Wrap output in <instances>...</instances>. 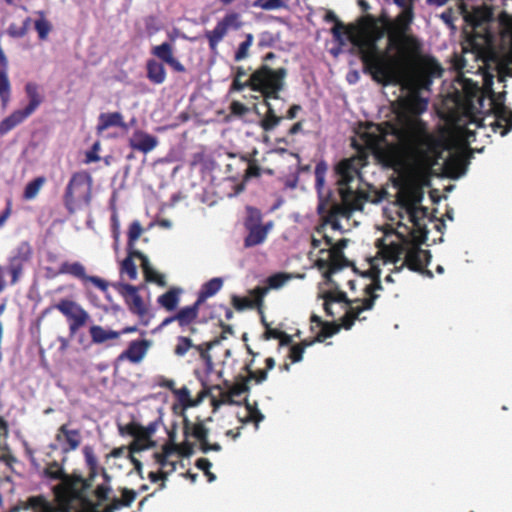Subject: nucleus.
<instances>
[{
	"mask_svg": "<svg viewBox=\"0 0 512 512\" xmlns=\"http://www.w3.org/2000/svg\"><path fill=\"white\" fill-rule=\"evenodd\" d=\"M421 200L420 194L407 195L384 209V213L396 227L385 230L383 236L375 241L377 252L369 260L373 283L364 287V299L349 302L342 291H329L324 294L323 305L327 315L334 316L338 313L334 310L335 305L341 306L345 311L342 317L345 329L351 328L362 311L372 308L377 298L375 291L381 289V265H393L392 271L399 272L404 267L418 271L427 264L428 252L419 245L427 238L430 218L427 208L421 205Z\"/></svg>",
	"mask_w": 512,
	"mask_h": 512,
	"instance_id": "1",
	"label": "nucleus"
},
{
	"mask_svg": "<svg viewBox=\"0 0 512 512\" xmlns=\"http://www.w3.org/2000/svg\"><path fill=\"white\" fill-rule=\"evenodd\" d=\"M428 107V99L413 92L404 102L407 113L401 126L368 124L361 133L365 147L385 167L402 169L410 161L420 171H444L452 178L466 172L464 161L454 155L447 141L428 131L418 116Z\"/></svg>",
	"mask_w": 512,
	"mask_h": 512,
	"instance_id": "2",
	"label": "nucleus"
},
{
	"mask_svg": "<svg viewBox=\"0 0 512 512\" xmlns=\"http://www.w3.org/2000/svg\"><path fill=\"white\" fill-rule=\"evenodd\" d=\"M365 164L366 160L363 156L351 157L338 163L336 167L338 201L331 197L330 190L325 187L327 164L323 161L317 163L315 186L319 197L318 211L325 217L324 230L329 227L335 231H347L353 212L363 209L367 196L360 189V169Z\"/></svg>",
	"mask_w": 512,
	"mask_h": 512,
	"instance_id": "3",
	"label": "nucleus"
},
{
	"mask_svg": "<svg viewBox=\"0 0 512 512\" xmlns=\"http://www.w3.org/2000/svg\"><path fill=\"white\" fill-rule=\"evenodd\" d=\"M331 32L334 40L340 45L344 46L349 42L359 51L363 62L377 82L384 85L409 82L400 60L379 48L378 41L384 38L386 29L376 19L367 17L356 26L347 28L337 23Z\"/></svg>",
	"mask_w": 512,
	"mask_h": 512,
	"instance_id": "4",
	"label": "nucleus"
},
{
	"mask_svg": "<svg viewBox=\"0 0 512 512\" xmlns=\"http://www.w3.org/2000/svg\"><path fill=\"white\" fill-rule=\"evenodd\" d=\"M346 242V239H341L334 243L330 236L320 230L311 239L310 258L314 260L317 269L322 272L325 284L335 289H338L339 285L334 282L332 275L349 265V261L342 252Z\"/></svg>",
	"mask_w": 512,
	"mask_h": 512,
	"instance_id": "5",
	"label": "nucleus"
},
{
	"mask_svg": "<svg viewBox=\"0 0 512 512\" xmlns=\"http://www.w3.org/2000/svg\"><path fill=\"white\" fill-rule=\"evenodd\" d=\"M44 474L49 480L59 481V484L54 487V491L61 507L55 508L40 497H32L28 501L27 510L30 512H68L69 503L80 497L81 479L69 476L57 463L50 464Z\"/></svg>",
	"mask_w": 512,
	"mask_h": 512,
	"instance_id": "6",
	"label": "nucleus"
},
{
	"mask_svg": "<svg viewBox=\"0 0 512 512\" xmlns=\"http://www.w3.org/2000/svg\"><path fill=\"white\" fill-rule=\"evenodd\" d=\"M486 85L489 90V111L491 115H487L480 122L473 120L471 124L476 127L489 125L494 132L499 131L501 136L506 135L512 129V110L504 104V93L496 94L491 88V80Z\"/></svg>",
	"mask_w": 512,
	"mask_h": 512,
	"instance_id": "7",
	"label": "nucleus"
},
{
	"mask_svg": "<svg viewBox=\"0 0 512 512\" xmlns=\"http://www.w3.org/2000/svg\"><path fill=\"white\" fill-rule=\"evenodd\" d=\"M286 74L287 72L284 68L272 69L267 65H263L250 75V87L253 91L262 94L263 102H269L270 99H278V94L284 87Z\"/></svg>",
	"mask_w": 512,
	"mask_h": 512,
	"instance_id": "8",
	"label": "nucleus"
},
{
	"mask_svg": "<svg viewBox=\"0 0 512 512\" xmlns=\"http://www.w3.org/2000/svg\"><path fill=\"white\" fill-rule=\"evenodd\" d=\"M92 179L85 173L74 174L66 188L65 204L70 212L88 206L91 200Z\"/></svg>",
	"mask_w": 512,
	"mask_h": 512,
	"instance_id": "9",
	"label": "nucleus"
},
{
	"mask_svg": "<svg viewBox=\"0 0 512 512\" xmlns=\"http://www.w3.org/2000/svg\"><path fill=\"white\" fill-rule=\"evenodd\" d=\"M464 18L472 27L475 36L483 38L487 43L492 40L494 29L498 26V22L490 5L484 3L483 5L476 6L472 11L466 12Z\"/></svg>",
	"mask_w": 512,
	"mask_h": 512,
	"instance_id": "10",
	"label": "nucleus"
},
{
	"mask_svg": "<svg viewBox=\"0 0 512 512\" xmlns=\"http://www.w3.org/2000/svg\"><path fill=\"white\" fill-rule=\"evenodd\" d=\"M128 251L129 256L126 259H124L121 265V272L123 274H126L130 280H135L137 278V268L132 260V257H137L141 261V267L143 269L146 280L150 282H155L160 286L165 285L164 276L153 269L149 262V259L144 254L137 250Z\"/></svg>",
	"mask_w": 512,
	"mask_h": 512,
	"instance_id": "11",
	"label": "nucleus"
},
{
	"mask_svg": "<svg viewBox=\"0 0 512 512\" xmlns=\"http://www.w3.org/2000/svg\"><path fill=\"white\" fill-rule=\"evenodd\" d=\"M32 256V248L28 242H21L8 258V264L5 266L10 275V284H16L22 276L23 268Z\"/></svg>",
	"mask_w": 512,
	"mask_h": 512,
	"instance_id": "12",
	"label": "nucleus"
},
{
	"mask_svg": "<svg viewBox=\"0 0 512 512\" xmlns=\"http://www.w3.org/2000/svg\"><path fill=\"white\" fill-rule=\"evenodd\" d=\"M55 308L61 312L69 321V330L75 334L89 320V314L75 301L63 299L59 301Z\"/></svg>",
	"mask_w": 512,
	"mask_h": 512,
	"instance_id": "13",
	"label": "nucleus"
},
{
	"mask_svg": "<svg viewBox=\"0 0 512 512\" xmlns=\"http://www.w3.org/2000/svg\"><path fill=\"white\" fill-rule=\"evenodd\" d=\"M442 68L434 60L424 62L415 75V79L411 81L413 89H428L432 83V78L440 77Z\"/></svg>",
	"mask_w": 512,
	"mask_h": 512,
	"instance_id": "14",
	"label": "nucleus"
},
{
	"mask_svg": "<svg viewBox=\"0 0 512 512\" xmlns=\"http://www.w3.org/2000/svg\"><path fill=\"white\" fill-rule=\"evenodd\" d=\"M55 440L57 447L61 449L62 452L68 453L79 447L82 437L79 430L71 429L67 424H63L58 429Z\"/></svg>",
	"mask_w": 512,
	"mask_h": 512,
	"instance_id": "15",
	"label": "nucleus"
},
{
	"mask_svg": "<svg viewBox=\"0 0 512 512\" xmlns=\"http://www.w3.org/2000/svg\"><path fill=\"white\" fill-rule=\"evenodd\" d=\"M158 143L159 141L157 137L139 129L135 130L129 137V146L133 150H137L144 154L154 150Z\"/></svg>",
	"mask_w": 512,
	"mask_h": 512,
	"instance_id": "16",
	"label": "nucleus"
},
{
	"mask_svg": "<svg viewBox=\"0 0 512 512\" xmlns=\"http://www.w3.org/2000/svg\"><path fill=\"white\" fill-rule=\"evenodd\" d=\"M150 346L151 341L146 339L131 341L128 348L119 355L118 359L138 364L145 358Z\"/></svg>",
	"mask_w": 512,
	"mask_h": 512,
	"instance_id": "17",
	"label": "nucleus"
},
{
	"mask_svg": "<svg viewBox=\"0 0 512 512\" xmlns=\"http://www.w3.org/2000/svg\"><path fill=\"white\" fill-rule=\"evenodd\" d=\"M152 54L161 61L170 65L175 71L183 72L184 66L174 57V47L171 43L164 42L152 48Z\"/></svg>",
	"mask_w": 512,
	"mask_h": 512,
	"instance_id": "18",
	"label": "nucleus"
},
{
	"mask_svg": "<svg viewBox=\"0 0 512 512\" xmlns=\"http://www.w3.org/2000/svg\"><path fill=\"white\" fill-rule=\"evenodd\" d=\"M272 228L273 222L271 221L264 225L246 227L248 234L244 240L245 247H254L262 244Z\"/></svg>",
	"mask_w": 512,
	"mask_h": 512,
	"instance_id": "19",
	"label": "nucleus"
},
{
	"mask_svg": "<svg viewBox=\"0 0 512 512\" xmlns=\"http://www.w3.org/2000/svg\"><path fill=\"white\" fill-rule=\"evenodd\" d=\"M11 94V85L8 78V60L0 47V99L2 105L5 107Z\"/></svg>",
	"mask_w": 512,
	"mask_h": 512,
	"instance_id": "20",
	"label": "nucleus"
},
{
	"mask_svg": "<svg viewBox=\"0 0 512 512\" xmlns=\"http://www.w3.org/2000/svg\"><path fill=\"white\" fill-rule=\"evenodd\" d=\"M129 433L134 437L131 445L133 452L146 450L153 445L151 437L147 434V429L143 426L133 424L129 427Z\"/></svg>",
	"mask_w": 512,
	"mask_h": 512,
	"instance_id": "21",
	"label": "nucleus"
},
{
	"mask_svg": "<svg viewBox=\"0 0 512 512\" xmlns=\"http://www.w3.org/2000/svg\"><path fill=\"white\" fill-rule=\"evenodd\" d=\"M130 311L139 316L144 325H148L151 315L138 293L126 300Z\"/></svg>",
	"mask_w": 512,
	"mask_h": 512,
	"instance_id": "22",
	"label": "nucleus"
},
{
	"mask_svg": "<svg viewBox=\"0 0 512 512\" xmlns=\"http://www.w3.org/2000/svg\"><path fill=\"white\" fill-rule=\"evenodd\" d=\"M89 334L92 342L95 344H103L108 340L118 339L121 336V332L105 329L99 325L91 326L89 329Z\"/></svg>",
	"mask_w": 512,
	"mask_h": 512,
	"instance_id": "23",
	"label": "nucleus"
},
{
	"mask_svg": "<svg viewBox=\"0 0 512 512\" xmlns=\"http://www.w3.org/2000/svg\"><path fill=\"white\" fill-rule=\"evenodd\" d=\"M200 304L196 300L193 305L183 307L175 314L176 321L180 327L189 326L197 318Z\"/></svg>",
	"mask_w": 512,
	"mask_h": 512,
	"instance_id": "24",
	"label": "nucleus"
},
{
	"mask_svg": "<svg viewBox=\"0 0 512 512\" xmlns=\"http://www.w3.org/2000/svg\"><path fill=\"white\" fill-rule=\"evenodd\" d=\"M267 107L266 113L261 117L259 125L265 132L274 130L282 121V117L278 116L272 107L270 101L264 102Z\"/></svg>",
	"mask_w": 512,
	"mask_h": 512,
	"instance_id": "25",
	"label": "nucleus"
},
{
	"mask_svg": "<svg viewBox=\"0 0 512 512\" xmlns=\"http://www.w3.org/2000/svg\"><path fill=\"white\" fill-rule=\"evenodd\" d=\"M253 299L243 298L234 295L232 297V304L234 308L238 311H242L248 308H253L259 301H261L264 290L262 288H256L252 291Z\"/></svg>",
	"mask_w": 512,
	"mask_h": 512,
	"instance_id": "26",
	"label": "nucleus"
},
{
	"mask_svg": "<svg viewBox=\"0 0 512 512\" xmlns=\"http://www.w3.org/2000/svg\"><path fill=\"white\" fill-rule=\"evenodd\" d=\"M114 126L125 127L123 116L119 112L100 114L97 125L98 133Z\"/></svg>",
	"mask_w": 512,
	"mask_h": 512,
	"instance_id": "27",
	"label": "nucleus"
},
{
	"mask_svg": "<svg viewBox=\"0 0 512 512\" xmlns=\"http://www.w3.org/2000/svg\"><path fill=\"white\" fill-rule=\"evenodd\" d=\"M223 286V280L215 277L204 283L198 295V303H203L206 299L214 296Z\"/></svg>",
	"mask_w": 512,
	"mask_h": 512,
	"instance_id": "28",
	"label": "nucleus"
},
{
	"mask_svg": "<svg viewBox=\"0 0 512 512\" xmlns=\"http://www.w3.org/2000/svg\"><path fill=\"white\" fill-rule=\"evenodd\" d=\"M24 110H16L0 122V134L4 135L29 117Z\"/></svg>",
	"mask_w": 512,
	"mask_h": 512,
	"instance_id": "29",
	"label": "nucleus"
},
{
	"mask_svg": "<svg viewBox=\"0 0 512 512\" xmlns=\"http://www.w3.org/2000/svg\"><path fill=\"white\" fill-rule=\"evenodd\" d=\"M239 421L242 423L254 422L255 428H258V425L264 419V415L258 410L255 405L246 403L242 412L238 413Z\"/></svg>",
	"mask_w": 512,
	"mask_h": 512,
	"instance_id": "30",
	"label": "nucleus"
},
{
	"mask_svg": "<svg viewBox=\"0 0 512 512\" xmlns=\"http://www.w3.org/2000/svg\"><path fill=\"white\" fill-rule=\"evenodd\" d=\"M59 274H68L82 281H86L88 275L86 269L80 262H63L59 267Z\"/></svg>",
	"mask_w": 512,
	"mask_h": 512,
	"instance_id": "31",
	"label": "nucleus"
},
{
	"mask_svg": "<svg viewBox=\"0 0 512 512\" xmlns=\"http://www.w3.org/2000/svg\"><path fill=\"white\" fill-rule=\"evenodd\" d=\"M147 77L154 84H162L166 79V71L163 64L156 60L147 62Z\"/></svg>",
	"mask_w": 512,
	"mask_h": 512,
	"instance_id": "32",
	"label": "nucleus"
},
{
	"mask_svg": "<svg viewBox=\"0 0 512 512\" xmlns=\"http://www.w3.org/2000/svg\"><path fill=\"white\" fill-rule=\"evenodd\" d=\"M29 104L23 109L28 115H31L41 104L42 97L38 92V86L35 83H28L25 87Z\"/></svg>",
	"mask_w": 512,
	"mask_h": 512,
	"instance_id": "33",
	"label": "nucleus"
},
{
	"mask_svg": "<svg viewBox=\"0 0 512 512\" xmlns=\"http://www.w3.org/2000/svg\"><path fill=\"white\" fill-rule=\"evenodd\" d=\"M176 454V448L170 445H164L162 452L155 453L154 457L156 462L162 467H169L170 471L175 470V462L171 459Z\"/></svg>",
	"mask_w": 512,
	"mask_h": 512,
	"instance_id": "34",
	"label": "nucleus"
},
{
	"mask_svg": "<svg viewBox=\"0 0 512 512\" xmlns=\"http://www.w3.org/2000/svg\"><path fill=\"white\" fill-rule=\"evenodd\" d=\"M179 293L180 290L178 289H170L166 293L159 296L157 302L161 307L165 308L167 311H173L177 308L179 304Z\"/></svg>",
	"mask_w": 512,
	"mask_h": 512,
	"instance_id": "35",
	"label": "nucleus"
},
{
	"mask_svg": "<svg viewBox=\"0 0 512 512\" xmlns=\"http://www.w3.org/2000/svg\"><path fill=\"white\" fill-rule=\"evenodd\" d=\"M293 278H304V274H292V273H277L270 276L267 280L268 286L271 289H279L283 287L289 280Z\"/></svg>",
	"mask_w": 512,
	"mask_h": 512,
	"instance_id": "36",
	"label": "nucleus"
},
{
	"mask_svg": "<svg viewBox=\"0 0 512 512\" xmlns=\"http://www.w3.org/2000/svg\"><path fill=\"white\" fill-rule=\"evenodd\" d=\"M228 31L225 29V27L221 24L219 21L215 28L211 31H207L205 33L206 38L209 41V46L211 50H215L218 46V44L222 41V39L226 36Z\"/></svg>",
	"mask_w": 512,
	"mask_h": 512,
	"instance_id": "37",
	"label": "nucleus"
},
{
	"mask_svg": "<svg viewBox=\"0 0 512 512\" xmlns=\"http://www.w3.org/2000/svg\"><path fill=\"white\" fill-rule=\"evenodd\" d=\"M388 42L390 46H398L401 53L414 48V40L402 34H390Z\"/></svg>",
	"mask_w": 512,
	"mask_h": 512,
	"instance_id": "38",
	"label": "nucleus"
},
{
	"mask_svg": "<svg viewBox=\"0 0 512 512\" xmlns=\"http://www.w3.org/2000/svg\"><path fill=\"white\" fill-rule=\"evenodd\" d=\"M241 392L242 390L238 388H234L228 392H220L219 398H212V404L215 409L221 405L233 404L235 403L234 397L240 395Z\"/></svg>",
	"mask_w": 512,
	"mask_h": 512,
	"instance_id": "39",
	"label": "nucleus"
},
{
	"mask_svg": "<svg viewBox=\"0 0 512 512\" xmlns=\"http://www.w3.org/2000/svg\"><path fill=\"white\" fill-rule=\"evenodd\" d=\"M289 0H256L253 6L266 11L284 9L288 7Z\"/></svg>",
	"mask_w": 512,
	"mask_h": 512,
	"instance_id": "40",
	"label": "nucleus"
},
{
	"mask_svg": "<svg viewBox=\"0 0 512 512\" xmlns=\"http://www.w3.org/2000/svg\"><path fill=\"white\" fill-rule=\"evenodd\" d=\"M499 80L504 81L505 77H512V50L508 52L498 64Z\"/></svg>",
	"mask_w": 512,
	"mask_h": 512,
	"instance_id": "41",
	"label": "nucleus"
},
{
	"mask_svg": "<svg viewBox=\"0 0 512 512\" xmlns=\"http://www.w3.org/2000/svg\"><path fill=\"white\" fill-rule=\"evenodd\" d=\"M253 41L254 37L252 34L248 33L245 35L244 41L239 44L238 49L235 52V61H242L248 57L249 49L251 48Z\"/></svg>",
	"mask_w": 512,
	"mask_h": 512,
	"instance_id": "42",
	"label": "nucleus"
},
{
	"mask_svg": "<svg viewBox=\"0 0 512 512\" xmlns=\"http://www.w3.org/2000/svg\"><path fill=\"white\" fill-rule=\"evenodd\" d=\"M45 179L43 177H38L33 181L29 182L24 190V198L27 200H31L37 196L41 187L43 186Z\"/></svg>",
	"mask_w": 512,
	"mask_h": 512,
	"instance_id": "43",
	"label": "nucleus"
},
{
	"mask_svg": "<svg viewBox=\"0 0 512 512\" xmlns=\"http://www.w3.org/2000/svg\"><path fill=\"white\" fill-rule=\"evenodd\" d=\"M221 24L225 27V29L229 32L230 30H237L241 27L242 22L240 19V15L235 12H231L226 14L221 20Z\"/></svg>",
	"mask_w": 512,
	"mask_h": 512,
	"instance_id": "44",
	"label": "nucleus"
},
{
	"mask_svg": "<svg viewBox=\"0 0 512 512\" xmlns=\"http://www.w3.org/2000/svg\"><path fill=\"white\" fill-rule=\"evenodd\" d=\"M38 14L40 15V18L35 21V29L39 38L41 40H45L50 33L52 26L50 22L45 19L43 12H38Z\"/></svg>",
	"mask_w": 512,
	"mask_h": 512,
	"instance_id": "45",
	"label": "nucleus"
},
{
	"mask_svg": "<svg viewBox=\"0 0 512 512\" xmlns=\"http://www.w3.org/2000/svg\"><path fill=\"white\" fill-rule=\"evenodd\" d=\"M142 232L143 229L139 221L131 223L128 231V250H134L135 242L140 238Z\"/></svg>",
	"mask_w": 512,
	"mask_h": 512,
	"instance_id": "46",
	"label": "nucleus"
},
{
	"mask_svg": "<svg viewBox=\"0 0 512 512\" xmlns=\"http://www.w3.org/2000/svg\"><path fill=\"white\" fill-rule=\"evenodd\" d=\"M246 213H247V216L245 219V227L262 225L261 224L262 214H261L260 210L254 208V207L248 206L246 208Z\"/></svg>",
	"mask_w": 512,
	"mask_h": 512,
	"instance_id": "47",
	"label": "nucleus"
},
{
	"mask_svg": "<svg viewBox=\"0 0 512 512\" xmlns=\"http://www.w3.org/2000/svg\"><path fill=\"white\" fill-rule=\"evenodd\" d=\"M192 347H194V345L192 344V342H191V340H190L189 338H187V337H183V336H180V337H178V339H177V344H176V346H175V350H174V352H175V354H176L177 356H181V357H182V356H184V355L188 352V350H189L190 348H192ZM195 348H196L197 350H199V351L201 350V348H200L199 346H195Z\"/></svg>",
	"mask_w": 512,
	"mask_h": 512,
	"instance_id": "48",
	"label": "nucleus"
},
{
	"mask_svg": "<svg viewBox=\"0 0 512 512\" xmlns=\"http://www.w3.org/2000/svg\"><path fill=\"white\" fill-rule=\"evenodd\" d=\"M175 394L184 408L192 407L195 405L191 398L190 391L188 390V388L182 387L178 390H175Z\"/></svg>",
	"mask_w": 512,
	"mask_h": 512,
	"instance_id": "49",
	"label": "nucleus"
},
{
	"mask_svg": "<svg viewBox=\"0 0 512 512\" xmlns=\"http://www.w3.org/2000/svg\"><path fill=\"white\" fill-rule=\"evenodd\" d=\"M246 76V73L243 69L239 68L235 77H234V80L232 82V89L233 90H236V91H241L242 89H244L245 87L249 86L250 87V83H249V78L245 81L242 80L243 77Z\"/></svg>",
	"mask_w": 512,
	"mask_h": 512,
	"instance_id": "50",
	"label": "nucleus"
},
{
	"mask_svg": "<svg viewBox=\"0 0 512 512\" xmlns=\"http://www.w3.org/2000/svg\"><path fill=\"white\" fill-rule=\"evenodd\" d=\"M111 229L112 237L114 239V249L118 250L120 238V221L116 213H113L111 216Z\"/></svg>",
	"mask_w": 512,
	"mask_h": 512,
	"instance_id": "51",
	"label": "nucleus"
},
{
	"mask_svg": "<svg viewBox=\"0 0 512 512\" xmlns=\"http://www.w3.org/2000/svg\"><path fill=\"white\" fill-rule=\"evenodd\" d=\"M311 343H304V345H293L290 348L289 357L292 362H300L303 358V353L305 347L309 346Z\"/></svg>",
	"mask_w": 512,
	"mask_h": 512,
	"instance_id": "52",
	"label": "nucleus"
},
{
	"mask_svg": "<svg viewBox=\"0 0 512 512\" xmlns=\"http://www.w3.org/2000/svg\"><path fill=\"white\" fill-rule=\"evenodd\" d=\"M339 331V326H328V325H325L322 327L320 333L318 334L316 340L317 341H323L325 338L327 337H331L332 335H334L335 333H337Z\"/></svg>",
	"mask_w": 512,
	"mask_h": 512,
	"instance_id": "53",
	"label": "nucleus"
},
{
	"mask_svg": "<svg viewBox=\"0 0 512 512\" xmlns=\"http://www.w3.org/2000/svg\"><path fill=\"white\" fill-rule=\"evenodd\" d=\"M120 292L125 297V300L132 297V295L138 293L137 288L135 286H132L130 284H122L120 283L118 285Z\"/></svg>",
	"mask_w": 512,
	"mask_h": 512,
	"instance_id": "54",
	"label": "nucleus"
},
{
	"mask_svg": "<svg viewBox=\"0 0 512 512\" xmlns=\"http://www.w3.org/2000/svg\"><path fill=\"white\" fill-rule=\"evenodd\" d=\"M192 434L200 442L207 439V429L202 424L195 425Z\"/></svg>",
	"mask_w": 512,
	"mask_h": 512,
	"instance_id": "55",
	"label": "nucleus"
},
{
	"mask_svg": "<svg viewBox=\"0 0 512 512\" xmlns=\"http://www.w3.org/2000/svg\"><path fill=\"white\" fill-rule=\"evenodd\" d=\"M7 32L11 37L20 38L26 34V27H18L15 24H11L8 27Z\"/></svg>",
	"mask_w": 512,
	"mask_h": 512,
	"instance_id": "56",
	"label": "nucleus"
},
{
	"mask_svg": "<svg viewBox=\"0 0 512 512\" xmlns=\"http://www.w3.org/2000/svg\"><path fill=\"white\" fill-rule=\"evenodd\" d=\"M136 499V493L133 490L124 489L122 491V505L129 506Z\"/></svg>",
	"mask_w": 512,
	"mask_h": 512,
	"instance_id": "57",
	"label": "nucleus"
},
{
	"mask_svg": "<svg viewBox=\"0 0 512 512\" xmlns=\"http://www.w3.org/2000/svg\"><path fill=\"white\" fill-rule=\"evenodd\" d=\"M100 149V144L98 142L94 143L92 150L86 153V162H96L100 159L98 156V150Z\"/></svg>",
	"mask_w": 512,
	"mask_h": 512,
	"instance_id": "58",
	"label": "nucleus"
},
{
	"mask_svg": "<svg viewBox=\"0 0 512 512\" xmlns=\"http://www.w3.org/2000/svg\"><path fill=\"white\" fill-rule=\"evenodd\" d=\"M86 281L91 282L93 285H95L97 288H99L103 292H105L108 288V284L103 279H101L97 276H88Z\"/></svg>",
	"mask_w": 512,
	"mask_h": 512,
	"instance_id": "59",
	"label": "nucleus"
},
{
	"mask_svg": "<svg viewBox=\"0 0 512 512\" xmlns=\"http://www.w3.org/2000/svg\"><path fill=\"white\" fill-rule=\"evenodd\" d=\"M231 111L235 115L242 116L248 112V108L240 102H233L231 104Z\"/></svg>",
	"mask_w": 512,
	"mask_h": 512,
	"instance_id": "60",
	"label": "nucleus"
},
{
	"mask_svg": "<svg viewBox=\"0 0 512 512\" xmlns=\"http://www.w3.org/2000/svg\"><path fill=\"white\" fill-rule=\"evenodd\" d=\"M6 274H8V269L4 265H0V293L5 290L8 284L5 279Z\"/></svg>",
	"mask_w": 512,
	"mask_h": 512,
	"instance_id": "61",
	"label": "nucleus"
},
{
	"mask_svg": "<svg viewBox=\"0 0 512 512\" xmlns=\"http://www.w3.org/2000/svg\"><path fill=\"white\" fill-rule=\"evenodd\" d=\"M196 465L199 469H201L205 473L208 470H210L212 463L206 458H200L197 460Z\"/></svg>",
	"mask_w": 512,
	"mask_h": 512,
	"instance_id": "62",
	"label": "nucleus"
},
{
	"mask_svg": "<svg viewBox=\"0 0 512 512\" xmlns=\"http://www.w3.org/2000/svg\"><path fill=\"white\" fill-rule=\"evenodd\" d=\"M281 333L282 332L279 330L267 327L264 335L266 339H279Z\"/></svg>",
	"mask_w": 512,
	"mask_h": 512,
	"instance_id": "63",
	"label": "nucleus"
},
{
	"mask_svg": "<svg viewBox=\"0 0 512 512\" xmlns=\"http://www.w3.org/2000/svg\"><path fill=\"white\" fill-rule=\"evenodd\" d=\"M440 18L443 20V22L446 25L452 26L453 17H452V13L450 11L441 13Z\"/></svg>",
	"mask_w": 512,
	"mask_h": 512,
	"instance_id": "64",
	"label": "nucleus"
}]
</instances>
